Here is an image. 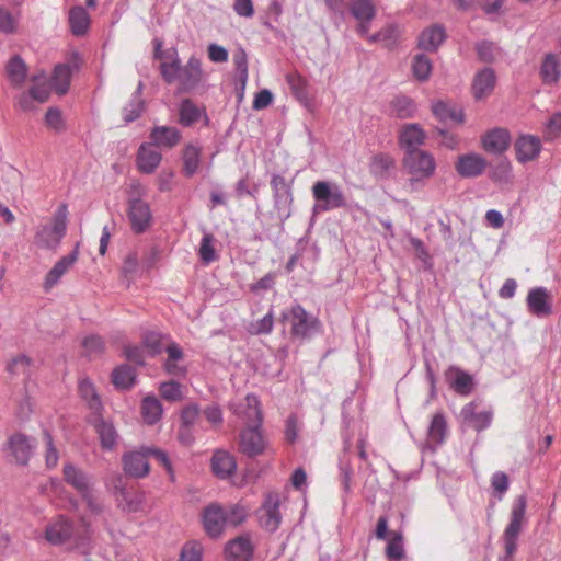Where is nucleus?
I'll return each mask as SVG.
<instances>
[{
  "label": "nucleus",
  "mask_w": 561,
  "mask_h": 561,
  "mask_svg": "<svg viewBox=\"0 0 561 561\" xmlns=\"http://www.w3.org/2000/svg\"><path fill=\"white\" fill-rule=\"evenodd\" d=\"M526 507L527 499L524 494L517 496L512 504L510 522L502 535L505 558L507 559L516 553L519 535L527 525Z\"/></svg>",
  "instance_id": "1"
},
{
  "label": "nucleus",
  "mask_w": 561,
  "mask_h": 561,
  "mask_svg": "<svg viewBox=\"0 0 561 561\" xmlns=\"http://www.w3.org/2000/svg\"><path fill=\"white\" fill-rule=\"evenodd\" d=\"M282 320L290 324V334L298 340H309L322 329L320 320L299 304L283 310Z\"/></svg>",
  "instance_id": "2"
},
{
  "label": "nucleus",
  "mask_w": 561,
  "mask_h": 561,
  "mask_svg": "<svg viewBox=\"0 0 561 561\" xmlns=\"http://www.w3.org/2000/svg\"><path fill=\"white\" fill-rule=\"evenodd\" d=\"M314 205L313 214L330 211L346 205L345 195L335 182L317 181L311 188Z\"/></svg>",
  "instance_id": "3"
},
{
  "label": "nucleus",
  "mask_w": 561,
  "mask_h": 561,
  "mask_svg": "<svg viewBox=\"0 0 561 561\" xmlns=\"http://www.w3.org/2000/svg\"><path fill=\"white\" fill-rule=\"evenodd\" d=\"M67 216V206L61 205L54 215L53 225H44L37 229L34 237L35 245L46 250L57 249L66 234Z\"/></svg>",
  "instance_id": "4"
},
{
  "label": "nucleus",
  "mask_w": 561,
  "mask_h": 561,
  "mask_svg": "<svg viewBox=\"0 0 561 561\" xmlns=\"http://www.w3.org/2000/svg\"><path fill=\"white\" fill-rule=\"evenodd\" d=\"M403 164L413 179L417 181L431 178L436 170L434 157L421 149L405 151Z\"/></svg>",
  "instance_id": "5"
},
{
  "label": "nucleus",
  "mask_w": 561,
  "mask_h": 561,
  "mask_svg": "<svg viewBox=\"0 0 561 561\" xmlns=\"http://www.w3.org/2000/svg\"><path fill=\"white\" fill-rule=\"evenodd\" d=\"M280 495L275 492L266 494L265 500L257 511L260 526L266 531H276L282 523L279 511Z\"/></svg>",
  "instance_id": "6"
},
{
  "label": "nucleus",
  "mask_w": 561,
  "mask_h": 561,
  "mask_svg": "<svg viewBox=\"0 0 561 561\" xmlns=\"http://www.w3.org/2000/svg\"><path fill=\"white\" fill-rule=\"evenodd\" d=\"M128 219L134 232H145L152 222L150 205L140 197L130 198L128 202Z\"/></svg>",
  "instance_id": "7"
},
{
  "label": "nucleus",
  "mask_w": 561,
  "mask_h": 561,
  "mask_svg": "<svg viewBox=\"0 0 561 561\" xmlns=\"http://www.w3.org/2000/svg\"><path fill=\"white\" fill-rule=\"evenodd\" d=\"M72 536L73 525L64 516H58L49 522L44 533L45 540L53 546L62 545L67 542Z\"/></svg>",
  "instance_id": "8"
},
{
  "label": "nucleus",
  "mask_w": 561,
  "mask_h": 561,
  "mask_svg": "<svg viewBox=\"0 0 561 561\" xmlns=\"http://www.w3.org/2000/svg\"><path fill=\"white\" fill-rule=\"evenodd\" d=\"M350 11L358 22L357 33L362 36L369 32L370 22L376 15V8L371 0H351Z\"/></svg>",
  "instance_id": "9"
},
{
  "label": "nucleus",
  "mask_w": 561,
  "mask_h": 561,
  "mask_svg": "<svg viewBox=\"0 0 561 561\" xmlns=\"http://www.w3.org/2000/svg\"><path fill=\"white\" fill-rule=\"evenodd\" d=\"M35 448V443L23 434L12 435L7 444V449L11 461L18 465H26Z\"/></svg>",
  "instance_id": "10"
},
{
  "label": "nucleus",
  "mask_w": 561,
  "mask_h": 561,
  "mask_svg": "<svg viewBox=\"0 0 561 561\" xmlns=\"http://www.w3.org/2000/svg\"><path fill=\"white\" fill-rule=\"evenodd\" d=\"M267 443L261 432V427H245L240 434V449L248 457L262 455Z\"/></svg>",
  "instance_id": "11"
},
{
  "label": "nucleus",
  "mask_w": 561,
  "mask_h": 561,
  "mask_svg": "<svg viewBox=\"0 0 561 561\" xmlns=\"http://www.w3.org/2000/svg\"><path fill=\"white\" fill-rule=\"evenodd\" d=\"M233 411L243 420L247 427H261L262 411L260 409V402L255 396L248 394L234 407Z\"/></svg>",
  "instance_id": "12"
},
{
  "label": "nucleus",
  "mask_w": 561,
  "mask_h": 561,
  "mask_svg": "<svg viewBox=\"0 0 561 561\" xmlns=\"http://www.w3.org/2000/svg\"><path fill=\"white\" fill-rule=\"evenodd\" d=\"M149 139L159 149H172L181 142L182 133L173 126L157 125L150 130Z\"/></svg>",
  "instance_id": "13"
},
{
  "label": "nucleus",
  "mask_w": 561,
  "mask_h": 561,
  "mask_svg": "<svg viewBox=\"0 0 561 561\" xmlns=\"http://www.w3.org/2000/svg\"><path fill=\"white\" fill-rule=\"evenodd\" d=\"M203 524L210 537H219L227 527L225 508L219 504H210L203 512Z\"/></svg>",
  "instance_id": "14"
},
{
  "label": "nucleus",
  "mask_w": 561,
  "mask_h": 561,
  "mask_svg": "<svg viewBox=\"0 0 561 561\" xmlns=\"http://www.w3.org/2000/svg\"><path fill=\"white\" fill-rule=\"evenodd\" d=\"M488 165L486 160L474 152L459 156L455 169L461 178H477L481 175Z\"/></svg>",
  "instance_id": "15"
},
{
  "label": "nucleus",
  "mask_w": 561,
  "mask_h": 561,
  "mask_svg": "<svg viewBox=\"0 0 561 561\" xmlns=\"http://www.w3.org/2000/svg\"><path fill=\"white\" fill-rule=\"evenodd\" d=\"M271 186L274 192L275 207L286 218L289 217V206L293 203L290 186L286 183L285 178L279 174L272 176Z\"/></svg>",
  "instance_id": "16"
},
{
  "label": "nucleus",
  "mask_w": 561,
  "mask_h": 561,
  "mask_svg": "<svg viewBox=\"0 0 561 561\" xmlns=\"http://www.w3.org/2000/svg\"><path fill=\"white\" fill-rule=\"evenodd\" d=\"M118 506L128 513H146L149 511L147 496L139 490H121L117 494Z\"/></svg>",
  "instance_id": "17"
},
{
  "label": "nucleus",
  "mask_w": 561,
  "mask_h": 561,
  "mask_svg": "<svg viewBox=\"0 0 561 561\" xmlns=\"http://www.w3.org/2000/svg\"><path fill=\"white\" fill-rule=\"evenodd\" d=\"M527 307L536 317H547L552 312L551 297L547 288L536 287L527 295Z\"/></svg>",
  "instance_id": "18"
},
{
  "label": "nucleus",
  "mask_w": 561,
  "mask_h": 561,
  "mask_svg": "<svg viewBox=\"0 0 561 561\" xmlns=\"http://www.w3.org/2000/svg\"><path fill=\"white\" fill-rule=\"evenodd\" d=\"M162 154L151 142H144L139 146L137 152V167L142 173H153L160 165Z\"/></svg>",
  "instance_id": "19"
},
{
  "label": "nucleus",
  "mask_w": 561,
  "mask_h": 561,
  "mask_svg": "<svg viewBox=\"0 0 561 561\" xmlns=\"http://www.w3.org/2000/svg\"><path fill=\"white\" fill-rule=\"evenodd\" d=\"M149 455L146 448L142 451H131L123 456V468L126 474L134 478H144L149 473Z\"/></svg>",
  "instance_id": "20"
},
{
  "label": "nucleus",
  "mask_w": 561,
  "mask_h": 561,
  "mask_svg": "<svg viewBox=\"0 0 561 561\" xmlns=\"http://www.w3.org/2000/svg\"><path fill=\"white\" fill-rule=\"evenodd\" d=\"M496 83V76L492 68H484L477 72L472 80V94L477 101L489 96Z\"/></svg>",
  "instance_id": "21"
},
{
  "label": "nucleus",
  "mask_w": 561,
  "mask_h": 561,
  "mask_svg": "<svg viewBox=\"0 0 561 561\" xmlns=\"http://www.w3.org/2000/svg\"><path fill=\"white\" fill-rule=\"evenodd\" d=\"M516 159L526 163L536 159L541 151V141L531 135H522L515 141Z\"/></svg>",
  "instance_id": "22"
},
{
  "label": "nucleus",
  "mask_w": 561,
  "mask_h": 561,
  "mask_svg": "<svg viewBox=\"0 0 561 561\" xmlns=\"http://www.w3.org/2000/svg\"><path fill=\"white\" fill-rule=\"evenodd\" d=\"M64 479L71 485L80 495H88L89 490L92 489L91 478L80 468L72 463H65Z\"/></svg>",
  "instance_id": "23"
},
{
  "label": "nucleus",
  "mask_w": 561,
  "mask_h": 561,
  "mask_svg": "<svg viewBox=\"0 0 561 561\" xmlns=\"http://www.w3.org/2000/svg\"><path fill=\"white\" fill-rule=\"evenodd\" d=\"M229 561H249L253 556V545L248 535L230 540L225 549Z\"/></svg>",
  "instance_id": "24"
},
{
  "label": "nucleus",
  "mask_w": 561,
  "mask_h": 561,
  "mask_svg": "<svg viewBox=\"0 0 561 561\" xmlns=\"http://www.w3.org/2000/svg\"><path fill=\"white\" fill-rule=\"evenodd\" d=\"M511 142L510 133L504 128H494L482 138V146L485 151L501 154L507 150Z\"/></svg>",
  "instance_id": "25"
},
{
  "label": "nucleus",
  "mask_w": 561,
  "mask_h": 561,
  "mask_svg": "<svg viewBox=\"0 0 561 561\" xmlns=\"http://www.w3.org/2000/svg\"><path fill=\"white\" fill-rule=\"evenodd\" d=\"M211 469L219 479H227L236 472L237 461L228 451L217 450L211 458Z\"/></svg>",
  "instance_id": "26"
},
{
  "label": "nucleus",
  "mask_w": 561,
  "mask_h": 561,
  "mask_svg": "<svg viewBox=\"0 0 561 561\" xmlns=\"http://www.w3.org/2000/svg\"><path fill=\"white\" fill-rule=\"evenodd\" d=\"M476 408V403L470 402L461 409L460 415L467 425L476 431H482L491 424L492 413L489 411L477 412Z\"/></svg>",
  "instance_id": "27"
},
{
  "label": "nucleus",
  "mask_w": 561,
  "mask_h": 561,
  "mask_svg": "<svg viewBox=\"0 0 561 561\" xmlns=\"http://www.w3.org/2000/svg\"><path fill=\"white\" fill-rule=\"evenodd\" d=\"M446 32L440 25H432L421 32L419 47L426 51H435L445 41Z\"/></svg>",
  "instance_id": "28"
},
{
  "label": "nucleus",
  "mask_w": 561,
  "mask_h": 561,
  "mask_svg": "<svg viewBox=\"0 0 561 561\" xmlns=\"http://www.w3.org/2000/svg\"><path fill=\"white\" fill-rule=\"evenodd\" d=\"M447 435V422L443 413L434 414L427 430V445L436 449L442 445Z\"/></svg>",
  "instance_id": "29"
},
{
  "label": "nucleus",
  "mask_w": 561,
  "mask_h": 561,
  "mask_svg": "<svg viewBox=\"0 0 561 561\" xmlns=\"http://www.w3.org/2000/svg\"><path fill=\"white\" fill-rule=\"evenodd\" d=\"M78 250L75 249L68 255L61 257L54 267L47 273L45 278V287L51 288L55 286L59 279L68 272V270L75 264L78 260Z\"/></svg>",
  "instance_id": "30"
},
{
  "label": "nucleus",
  "mask_w": 561,
  "mask_h": 561,
  "mask_svg": "<svg viewBox=\"0 0 561 561\" xmlns=\"http://www.w3.org/2000/svg\"><path fill=\"white\" fill-rule=\"evenodd\" d=\"M163 409L160 400L156 396H146L140 405V414L144 422L148 425L158 423L162 416Z\"/></svg>",
  "instance_id": "31"
},
{
  "label": "nucleus",
  "mask_w": 561,
  "mask_h": 561,
  "mask_svg": "<svg viewBox=\"0 0 561 561\" xmlns=\"http://www.w3.org/2000/svg\"><path fill=\"white\" fill-rule=\"evenodd\" d=\"M425 140V133L417 124L405 125L400 134V144L405 151L419 149Z\"/></svg>",
  "instance_id": "32"
},
{
  "label": "nucleus",
  "mask_w": 561,
  "mask_h": 561,
  "mask_svg": "<svg viewBox=\"0 0 561 561\" xmlns=\"http://www.w3.org/2000/svg\"><path fill=\"white\" fill-rule=\"evenodd\" d=\"M94 428L99 434L102 447L105 449H112L118 438V434L114 425L111 422L96 416L94 419Z\"/></svg>",
  "instance_id": "33"
},
{
  "label": "nucleus",
  "mask_w": 561,
  "mask_h": 561,
  "mask_svg": "<svg viewBox=\"0 0 561 561\" xmlns=\"http://www.w3.org/2000/svg\"><path fill=\"white\" fill-rule=\"evenodd\" d=\"M451 388L459 394L466 396L471 392L472 377L459 368H450L447 375Z\"/></svg>",
  "instance_id": "34"
},
{
  "label": "nucleus",
  "mask_w": 561,
  "mask_h": 561,
  "mask_svg": "<svg viewBox=\"0 0 561 561\" xmlns=\"http://www.w3.org/2000/svg\"><path fill=\"white\" fill-rule=\"evenodd\" d=\"M202 149L188 144L183 150V172L187 178L193 176L199 169Z\"/></svg>",
  "instance_id": "35"
},
{
  "label": "nucleus",
  "mask_w": 561,
  "mask_h": 561,
  "mask_svg": "<svg viewBox=\"0 0 561 561\" xmlns=\"http://www.w3.org/2000/svg\"><path fill=\"white\" fill-rule=\"evenodd\" d=\"M365 36L370 44L381 43L383 46L390 48L397 44L400 36V30L397 25L389 24L379 32L371 35L367 34Z\"/></svg>",
  "instance_id": "36"
},
{
  "label": "nucleus",
  "mask_w": 561,
  "mask_h": 561,
  "mask_svg": "<svg viewBox=\"0 0 561 561\" xmlns=\"http://www.w3.org/2000/svg\"><path fill=\"white\" fill-rule=\"evenodd\" d=\"M69 24L71 32L77 35L87 33L90 25V18L87 10L82 7H75L69 11Z\"/></svg>",
  "instance_id": "37"
},
{
  "label": "nucleus",
  "mask_w": 561,
  "mask_h": 561,
  "mask_svg": "<svg viewBox=\"0 0 561 561\" xmlns=\"http://www.w3.org/2000/svg\"><path fill=\"white\" fill-rule=\"evenodd\" d=\"M434 115L442 122L454 121L457 123L463 122V112L461 108L450 106L449 104L438 101L432 106Z\"/></svg>",
  "instance_id": "38"
},
{
  "label": "nucleus",
  "mask_w": 561,
  "mask_h": 561,
  "mask_svg": "<svg viewBox=\"0 0 561 561\" xmlns=\"http://www.w3.org/2000/svg\"><path fill=\"white\" fill-rule=\"evenodd\" d=\"M136 380L135 369L128 365H121L112 373V382L118 389H129Z\"/></svg>",
  "instance_id": "39"
},
{
  "label": "nucleus",
  "mask_w": 561,
  "mask_h": 561,
  "mask_svg": "<svg viewBox=\"0 0 561 561\" xmlns=\"http://www.w3.org/2000/svg\"><path fill=\"white\" fill-rule=\"evenodd\" d=\"M71 78V68L69 65L60 64L54 69L51 85L58 94H65L68 91Z\"/></svg>",
  "instance_id": "40"
},
{
  "label": "nucleus",
  "mask_w": 561,
  "mask_h": 561,
  "mask_svg": "<svg viewBox=\"0 0 561 561\" xmlns=\"http://www.w3.org/2000/svg\"><path fill=\"white\" fill-rule=\"evenodd\" d=\"M142 83L139 82L137 90L133 94L128 104L123 108V118L130 123L137 119L144 111V102L141 100Z\"/></svg>",
  "instance_id": "41"
},
{
  "label": "nucleus",
  "mask_w": 561,
  "mask_h": 561,
  "mask_svg": "<svg viewBox=\"0 0 561 561\" xmlns=\"http://www.w3.org/2000/svg\"><path fill=\"white\" fill-rule=\"evenodd\" d=\"M202 112L199 107L190 99L181 102L179 108V123L182 126H191L201 118Z\"/></svg>",
  "instance_id": "42"
},
{
  "label": "nucleus",
  "mask_w": 561,
  "mask_h": 561,
  "mask_svg": "<svg viewBox=\"0 0 561 561\" xmlns=\"http://www.w3.org/2000/svg\"><path fill=\"white\" fill-rule=\"evenodd\" d=\"M79 392L89 405V408L99 413L102 409V402L100 397L98 396L93 383L89 379H82L79 382Z\"/></svg>",
  "instance_id": "43"
},
{
  "label": "nucleus",
  "mask_w": 561,
  "mask_h": 561,
  "mask_svg": "<svg viewBox=\"0 0 561 561\" xmlns=\"http://www.w3.org/2000/svg\"><path fill=\"white\" fill-rule=\"evenodd\" d=\"M7 75L14 85H21L26 78V65L21 57H12L7 65Z\"/></svg>",
  "instance_id": "44"
},
{
  "label": "nucleus",
  "mask_w": 561,
  "mask_h": 561,
  "mask_svg": "<svg viewBox=\"0 0 561 561\" xmlns=\"http://www.w3.org/2000/svg\"><path fill=\"white\" fill-rule=\"evenodd\" d=\"M201 77L199 64L195 59H190L184 68L180 67L179 79L185 88L194 87Z\"/></svg>",
  "instance_id": "45"
},
{
  "label": "nucleus",
  "mask_w": 561,
  "mask_h": 561,
  "mask_svg": "<svg viewBox=\"0 0 561 561\" xmlns=\"http://www.w3.org/2000/svg\"><path fill=\"white\" fill-rule=\"evenodd\" d=\"M394 165V159L386 153L376 154L373 157L369 170L370 172L379 178H383L388 174L389 170Z\"/></svg>",
  "instance_id": "46"
},
{
  "label": "nucleus",
  "mask_w": 561,
  "mask_h": 561,
  "mask_svg": "<svg viewBox=\"0 0 561 561\" xmlns=\"http://www.w3.org/2000/svg\"><path fill=\"white\" fill-rule=\"evenodd\" d=\"M32 359L24 354L12 358L7 364V371L11 376L28 377L31 373Z\"/></svg>",
  "instance_id": "47"
},
{
  "label": "nucleus",
  "mask_w": 561,
  "mask_h": 561,
  "mask_svg": "<svg viewBox=\"0 0 561 561\" xmlns=\"http://www.w3.org/2000/svg\"><path fill=\"white\" fill-rule=\"evenodd\" d=\"M415 105L408 96H398L391 102V114L399 118H408L413 116Z\"/></svg>",
  "instance_id": "48"
},
{
  "label": "nucleus",
  "mask_w": 561,
  "mask_h": 561,
  "mask_svg": "<svg viewBox=\"0 0 561 561\" xmlns=\"http://www.w3.org/2000/svg\"><path fill=\"white\" fill-rule=\"evenodd\" d=\"M432 62L424 54H417L412 61L413 76L419 81H426L432 72Z\"/></svg>",
  "instance_id": "49"
},
{
  "label": "nucleus",
  "mask_w": 561,
  "mask_h": 561,
  "mask_svg": "<svg viewBox=\"0 0 561 561\" xmlns=\"http://www.w3.org/2000/svg\"><path fill=\"white\" fill-rule=\"evenodd\" d=\"M541 76L546 83H554L560 77L559 62L553 55H548L541 66Z\"/></svg>",
  "instance_id": "50"
},
{
  "label": "nucleus",
  "mask_w": 561,
  "mask_h": 561,
  "mask_svg": "<svg viewBox=\"0 0 561 561\" xmlns=\"http://www.w3.org/2000/svg\"><path fill=\"white\" fill-rule=\"evenodd\" d=\"M286 81L290 87L294 95L300 101L305 102L308 100L307 81L298 73H289L286 76Z\"/></svg>",
  "instance_id": "51"
},
{
  "label": "nucleus",
  "mask_w": 561,
  "mask_h": 561,
  "mask_svg": "<svg viewBox=\"0 0 561 561\" xmlns=\"http://www.w3.org/2000/svg\"><path fill=\"white\" fill-rule=\"evenodd\" d=\"M215 238L211 233H204L199 244V257L205 264H209L217 259L215 248Z\"/></svg>",
  "instance_id": "52"
},
{
  "label": "nucleus",
  "mask_w": 561,
  "mask_h": 561,
  "mask_svg": "<svg viewBox=\"0 0 561 561\" xmlns=\"http://www.w3.org/2000/svg\"><path fill=\"white\" fill-rule=\"evenodd\" d=\"M476 50L480 60L484 62H492L500 55L499 47L494 43L488 41L478 43L476 45Z\"/></svg>",
  "instance_id": "53"
},
{
  "label": "nucleus",
  "mask_w": 561,
  "mask_h": 561,
  "mask_svg": "<svg viewBox=\"0 0 561 561\" xmlns=\"http://www.w3.org/2000/svg\"><path fill=\"white\" fill-rule=\"evenodd\" d=\"M159 390L161 397L168 401H180L183 398L181 385L176 381L162 382Z\"/></svg>",
  "instance_id": "54"
},
{
  "label": "nucleus",
  "mask_w": 561,
  "mask_h": 561,
  "mask_svg": "<svg viewBox=\"0 0 561 561\" xmlns=\"http://www.w3.org/2000/svg\"><path fill=\"white\" fill-rule=\"evenodd\" d=\"M386 554L389 559L400 560L404 557L403 537L396 533L388 542Z\"/></svg>",
  "instance_id": "55"
},
{
  "label": "nucleus",
  "mask_w": 561,
  "mask_h": 561,
  "mask_svg": "<svg viewBox=\"0 0 561 561\" xmlns=\"http://www.w3.org/2000/svg\"><path fill=\"white\" fill-rule=\"evenodd\" d=\"M227 526H238L247 518V510L241 505H232L225 510Z\"/></svg>",
  "instance_id": "56"
},
{
  "label": "nucleus",
  "mask_w": 561,
  "mask_h": 561,
  "mask_svg": "<svg viewBox=\"0 0 561 561\" xmlns=\"http://www.w3.org/2000/svg\"><path fill=\"white\" fill-rule=\"evenodd\" d=\"M274 325L273 310L271 309L262 319L251 324L250 331L254 334H268Z\"/></svg>",
  "instance_id": "57"
},
{
  "label": "nucleus",
  "mask_w": 561,
  "mask_h": 561,
  "mask_svg": "<svg viewBox=\"0 0 561 561\" xmlns=\"http://www.w3.org/2000/svg\"><path fill=\"white\" fill-rule=\"evenodd\" d=\"M82 347L88 355H98L104 350V341L101 336L91 334L82 340Z\"/></svg>",
  "instance_id": "58"
},
{
  "label": "nucleus",
  "mask_w": 561,
  "mask_h": 561,
  "mask_svg": "<svg viewBox=\"0 0 561 561\" xmlns=\"http://www.w3.org/2000/svg\"><path fill=\"white\" fill-rule=\"evenodd\" d=\"M491 485L493 490L497 493L499 500H502L503 495L508 490V477L503 471H496L493 473L491 478Z\"/></svg>",
  "instance_id": "59"
},
{
  "label": "nucleus",
  "mask_w": 561,
  "mask_h": 561,
  "mask_svg": "<svg viewBox=\"0 0 561 561\" xmlns=\"http://www.w3.org/2000/svg\"><path fill=\"white\" fill-rule=\"evenodd\" d=\"M233 62L238 72L239 80L242 85H244L248 80V60L245 51L241 49L234 54Z\"/></svg>",
  "instance_id": "60"
},
{
  "label": "nucleus",
  "mask_w": 561,
  "mask_h": 561,
  "mask_svg": "<svg viewBox=\"0 0 561 561\" xmlns=\"http://www.w3.org/2000/svg\"><path fill=\"white\" fill-rule=\"evenodd\" d=\"M181 561H202V547L198 542L186 543L181 551Z\"/></svg>",
  "instance_id": "61"
},
{
  "label": "nucleus",
  "mask_w": 561,
  "mask_h": 561,
  "mask_svg": "<svg viewBox=\"0 0 561 561\" xmlns=\"http://www.w3.org/2000/svg\"><path fill=\"white\" fill-rule=\"evenodd\" d=\"M144 344L148 348L151 355H156L162 352V336L156 332H149L144 337Z\"/></svg>",
  "instance_id": "62"
},
{
  "label": "nucleus",
  "mask_w": 561,
  "mask_h": 561,
  "mask_svg": "<svg viewBox=\"0 0 561 561\" xmlns=\"http://www.w3.org/2000/svg\"><path fill=\"white\" fill-rule=\"evenodd\" d=\"M45 440H46V454L45 461L47 468H54L58 463L59 454L53 444V438L49 433L45 432Z\"/></svg>",
  "instance_id": "63"
},
{
  "label": "nucleus",
  "mask_w": 561,
  "mask_h": 561,
  "mask_svg": "<svg viewBox=\"0 0 561 561\" xmlns=\"http://www.w3.org/2000/svg\"><path fill=\"white\" fill-rule=\"evenodd\" d=\"M45 122L48 127L60 130L62 128L61 112L56 107L48 108L45 115Z\"/></svg>",
  "instance_id": "64"
}]
</instances>
